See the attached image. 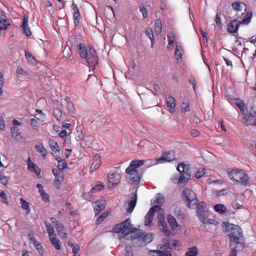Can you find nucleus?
<instances>
[{
  "mask_svg": "<svg viewBox=\"0 0 256 256\" xmlns=\"http://www.w3.org/2000/svg\"><path fill=\"white\" fill-rule=\"evenodd\" d=\"M78 53L81 58L85 60L90 67H95L98 64V56L93 48H87L83 43L77 45Z\"/></svg>",
  "mask_w": 256,
  "mask_h": 256,
  "instance_id": "nucleus-1",
  "label": "nucleus"
},
{
  "mask_svg": "<svg viewBox=\"0 0 256 256\" xmlns=\"http://www.w3.org/2000/svg\"><path fill=\"white\" fill-rule=\"evenodd\" d=\"M226 228L229 232L228 236L230 242L236 244L238 250H242L244 248V244L242 232L240 228L237 225L228 224Z\"/></svg>",
  "mask_w": 256,
  "mask_h": 256,
  "instance_id": "nucleus-2",
  "label": "nucleus"
},
{
  "mask_svg": "<svg viewBox=\"0 0 256 256\" xmlns=\"http://www.w3.org/2000/svg\"><path fill=\"white\" fill-rule=\"evenodd\" d=\"M144 162L145 160H134L126 168V172L129 176V182L132 184H138L140 182V176L136 169Z\"/></svg>",
  "mask_w": 256,
  "mask_h": 256,
  "instance_id": "nucleus-3",
  "label": "nucleus"
},
{
  "mask_svg": "<svg viewBox=\"0 0 256 256\" xmlns=\"http://www.w3.org/2000/svg\"><path fill=\"white\" fill-rule=\"evenodd\" d=\"M137 228L133 227L131 224V220L130 218L115 225L112 228L114 232L122 234V236L124 238L130 233L134 234Z\"/></svg>",
  "mask_w": 256,
  "mask_h": 256,
  "instance_id": "nucleus-4",
  "label": "nucleus"
},
{
  "mask_svg": "<svg viewBox=\"0 0 256 256\" xmlns=\"http://www.w3.org/2000/svg\"><path fill=\"white\" fill-rule=\"evenodd\" d=\"M182 198L190 208L195 209L196 205L198 204L196 194L190 188L184 189L182 193Z\"/></svg>",
  "mask_w": 256,
  "mask_h": 256,
  "instance_id": "nucleus-5",
  "label": "nucleus"
},
{
  "mask_svg": "<svg viewBox=\"0 0 256 256\" xmlns=\"http://www.w3.org/2000/svg\"><path fill=\"white\" fill-rule=\"evenodd\" d=\"M229 178L234 182H238L242 185H246L249 180L248 176L244 170H234L228 173Z\"/></svg>",
  "mask_w": 256,
  "mask_h": 256,
  "instance_id": "nucleus-6",
  "label": "nucleus"
},
{
  "mask_svg": "<svg viewBox=\"0 0 256 256\" xmlns=\"http://www.w3.org/2000/svg\"><path fill=\"white\" fill-rule=\"evenodd\" d=\"M158 212V226L166 236H169L171 234L170 231L168 228L166 223L164 220V212L163 210H157Z\"/></svg>",
  "mask_w": 256,
  "mask_h": 256,
  "instance_id": "nucleus-7",
  "label": "nucleus"
},
{
  "mask_svg": "<svg viewBox=\"0 0 256 256\" xmlns=\"http://www.w3.org/2000/svg\"><path fill=\"white\" fill-rule=\"evenodd\" d=\"M196 208L197 216L198 218L203 223L208 216V211L206 204L203 202H199L196 205Z\"/></svg>",
  "mask_w": 256,
  "mask_h": 256,
  "instance_id": "nucleus-8",
  "label": "nucleus"
},
{
  "mask_svg": "<svg viewBox=\"0 0 256 256\" xmlns=\"http://www.w3.org/2000/svg\"><path fill=\"white\" fill-rule=\"evenodd\" d=\"M108 187L112 188L113 186L118 185L120 182L121 176L120 174L110 171L108 174Z\"/></svg>",
  "mask_w": 256,
  "mask_h": 256,
  "instance_id": "nucleus-9",
  "label": "nucleus"
},
{
  "mask_svg": "<svg viewBox=\"0 0 256 256\" xmlns=\"http://www.w3.org/2000/svg\"><path fill=\"white\" fill-rule=\"evenodd\" d=\"M132 236V239H138L140 241H142L145 244H148L151 242L154 238L153 234L152 233L144 234L141 232L134 234V236Z\"/></svg>",
  "mask_w": 256,
  "mask_h": 256,
  "instance_id": "nucleus-10",
  "label": "nucleus"
},
{
  "mask_svg": "<svg viewBox=\"0 0 256 256\" xmlns=\"http://www.w3.org/2000/svg\"><path fill=\"white\" fill-rule=\"evenodd\" d=\"M52 224L55 226L58 234L62 238H65L66 236V230L64 226L60 223L54 218H50Z\"/></svg>",
  "mask_w": 256,
  "mask_h": 256,
  "instance_id": "nucleus-11",
  "label": "nucleus"
},
{
  "mask_svg": "<svg viewBox=\"0 0 256 256\" xmlns=\"http://www.w3.org/2000/svg\"><path fill=\"white\" fill-rule=\"evenodd\" d=\"M160 209V206H152L146 214L144 218V224L146 226H152L153 218L154 212H156Z\"/></svg>",
  "mask_w": 256,
  "mask_h": 256,
  "instance_id": "nucleus-12",
  "label": "nucleus"
},
{
  "mask_svg": "<svg viewBox=\"0 0 256 256\" xmlns=\"http://www.w3.org/2000/svg\"><path fill=\"white\" fill-rule=\"evenodd\" d=\"M175 159V152L171 150L162 153L161 158L157 159V162L162 164L164 162H170Z\"/></svg>",
  "mask_w": 256,
  "mask_h": 256,
  "instance_id": "nucleus-13",
  "label": "nucleus"
},
{
  "mask_svg": "<svg viewBox=\"0 0 256 256\" xmlns=\"http://www.w3.org/2000/svg\"><path fill=\"white\" fill-rule=\"evenodd\" d=\"M240 24V21L237 20H232L228 25L227 31L230 34L236 32Z\"/></svg>",
  "mask_w": 256,
  "mask_h": 256,
  "instance_id": "nucleus-14",
  "label": "nucleus"
},
{
  "mask_svg": "<svg viewBox=\"0 0 256 256\" xmlns=\"http://www.w3.org/2000/svg\"><path fill=\"white\" fill-rule=\"evenodd\" d=\"M167 220L169 223L172 230H180L181 228V226L178 224L176 219L172 214H168L167 216Z\"/></svg>",
  "mask_w": 256,
  "mask_h": 256,
  "instance_id": "nucleus-15",
  "label": "nucleus"
},
{
  "mask_svg": "<svg viewBox=\"0 0 256 256\" xmlns=\"http://www.w3.org/2000/svg\"><path fill=\"white\" fill-rule=\"evenodd\" d=\"M106 201L103 200H96L93 206L96 214H98L105 208Z\"/></svg>",
  "mask_w": 256,
  "mask_h": 256,
  "instance_id": "nucleus-16",
  "label": "nucleus"
},
{
  "mask_svg": "<svg viewBox=\"0 0 256 256\" xmlns=\"http://www.w3.org/2000/svg\"><path fill=\"white\" fill-rule=\"evenodd\" d=\"M102 164L100 156L99 154H96L94 156L93 159V162L90 168V171L92 172L98 169Z\"/></svg>",
  "mask_w": 256,
  "mask_h": 256,
  "instance_id": "nucleus-17",
  "label": "nucleus"
},
{
  "mask_svg": "<svg viewBox=\"0 0 256 256\" xmlns=\"http://www.w3.org/2000/svg\"><path fill=\"white\" fill-rule=\"evenodd\" d=\"M28 18L26 16H24L23 18V22L21 26V28L23 30V32L26 36H30L32 34V32L30 27L28 26Z\"/></svg>",
  "mask_w": 256,
  "mask_h": 256,
  "instance_id": "nucleus-18",
  "label": "nucleus"
},
{
  "mask_svg": "<svg viewBox=\"0 0 256 256\" xmlns=\"http://www.w3.org/2000/svg\"><path fill=\"white\" fill-rule=\"evenodd\" d=\"M168 46L167 47L168 50H171L174 48V43L176 38V34L174 32H170L167 34Z\"/></svg>",
  "mask_w": 256,
  "mask_h": 256,
  "instance_id": "nucleus-19",
  "label": "nucleus"
},
{
  "mask_svg": "<svg viewBox=\"0 0 256 256\" xmlns=\"http://www.w3.org/2000/svg\"><path fill=\"white\" fill-rule=\"evenodd\" d=\"M72 9L74 11V12H73L74 22V24L76 26H77L78 24L80 22V13L79 10L76 4H74V3L72 4Z\"/></svg>",
  "mask_w": 256,
  "mask_h": 256,
  "instance_id": "nucleus-20",
  "label": "nucleus"
},
{
  "mask_svg": "<svg viewBox=\"0 0 256 256\" xmlns=\"http://www.w3.org/2000/svg\"><path fill=\"white\" fill-rule=\"evenodd\" d=\"M167 106L170 113L173 114L175 111L176 100L174 97L169 96L166 99Z\"/></svg>",
  "mask_w": 256,
  "mask_h": 256,
  "instance_id": "nucleus-21",
  "label": "nucleus"
},
{
  "mask_svg": "<svg viewBox=\"0 0 256 256\" xmlns=\"http://www.w3.org/2000/svg\"><path fill=\"white\" fill-rule=\"evenodd\" d=\"M27 161L28 170L32 172H34L37 176H39L40 174V171L36 168H37L36 165L32 162L30 158H28Z\"/></svg>",
  "mask_w": 256,
  "mask_h": 256,
  "instance_id": "nucleus-22",
  "label": "nucleus"
},
{
  "mask_svg": "<svg viewBox=\"0 0 256 256\" xmlns=\"http://www.w3.org/2000/svg\"><path fill=\"white\" fill-rule=\"evenodd\" d=\"M178 182V184L180 186L182 184H185L187 182L188 180L190 178L191 175L189 172H186V173L180 174Z\"/></svg>",
  "mask_w": 256,
  "mask_h": 256,
  "instance_id": "nucleus-23",
  "label": "nucleus"
},
{
  "mask_svg": "<svg viewBox=\"0 0 256 256\" xmlns=\"http://www.w3.org/2000/svg\"><path fill=\"white\" fill-rule=\"evenodd\" d=\"M184 50L181 46L176 45L175 48L174 56L177 62H182Z\"/></svg>",
  "mask_w": 256,
  "mask_h": 256,
  "instance_id": "nucleus-24",
  "label": "nucleus"
},
{
  "mask_svg": "<svg viewBox=\"0 0 256 256\" xmlns=\"http://www.w3.org/2000/svg\"><path fill=\"white\" fill-rule=\"evenodd\" d=\"M164 202V196L160 194H156V198L155 200L154 201L151 200V204H158L155 206H160V210H162L161 208V206L162 205Z\"/></svg>",
  "mask_w": 256,
  "mask_h": 256,
  "instance_id": "nucleus-25",
  "label": "nucleus"
},
{
  "mask_svg": "<svg viewBox=\"0 0 256 256\" xmlns=\"http://www.w3.org/2000/svg\"><path fill=\"white\" fill-rule=\"evenodd\" d=\"M244 116L241 118L240 121L242 122L245 124L248 120H252L253 118L256 116V108L254 110V114L252 112H249L248 114L243 113Z\"/></svg>",
  "mask_w": 256,
  "mask_h": 256,
  "instance_id": "nucleus-26",
  "label": "nucleus"
},
{
  "mask_svg": "<svg viewBox=\"0 0 256 256\" xmlns=\"http://www.w3.org/2000/svg\"><path fill=\"white\" fill-rule=\"evenodd\" d=\"M243 198V196L242 194L238 195L236 198L235 200L232 202V207L234 209L238 210L240 208L242 205L243 202L241 200Z\"/></svg>",
  "mask_w": 256,
  "mask_h": 256,
  "instance_id": "nucleus-27",
  "label": "nucleus"
},
{
  "mask_svg": "<svg viewBox=\"0 0 256 256\" xmlns=\"http://www.w3.org/2000/svg\"><path fill=\"white\" fill-rule=\"evenodd\" d=\"M54 186L57 188H58L60 185L64 180V174L60 172L57 174H55Z\"/></svg>",
  "mask_w": 256,
  "mask_h": 256,
  "instance_id": "nucleus-28",
  "label": "nucleus"
},
{
  "mask_svg": "<svg viewBox=\"0 0 256 256\" xmlns=\"http://www.w3.org/2000/svg\"><path fill=\"white\" fill-rule=\"evenodd\" d=\"M64 100L66 102L68 114H74L75 112L76 109L74 104L71 102L70 98L66 97Z\"/></svg>",
  "mask_w": 256,
  "mask_h": 256,
  "instance_id": "nucleus-29",
  "label": "nucleus"
},
{
  "mask_svg": "<svg viewBox=\"0 0 256 256\" xmlns=\"http://www.w3.org/2000/svg\"><path fill=\"white\" fill-rule=\"evenodd\" d=\"M136 194H134L133 196V198L130 200V201L128 204V206L127 208V212L128 213H131L133 211L134 207L136 206Z\"/></svg>",
  "mask_w": 256,
  "mask_h": 256,
  "instance_id": "nucleus-30",
  "label": "nucleus"
},
{
  "mask_svg": "<svg viewBox=\"0 0 256 256\" xmlns=\"http://www.w3.org/2000/svg\"><path fill=\"white\" fill-rule=\"evenodd\" d=\"M36 114H34V117L38 120L44 122L46 120V114L42 112V111L39 109H36Z\"/></svg>",
  "mask_w": 256,
  "mask_h": 256,
  "instance_id": "nucleus-31",
  "label": "nucleus"
},
{
  "mask_svg": "<svg viewBox=\"0 0 256 256\" xmlns=\"http://www.w3.org/2000/svg\"><path fill=\"white\" fill-rule=\"evenodd\" d=\"M176 169L180 174L186 173L189 172V165L182 162L178 164Z\"/></svg>",
  "mask_w": 256,
  "mask_h": 256,
  "instance_id": "nucleus-32",
  "label": "nucleus"
},
{
  "mask_svg": "<svg viewBox=\"0 0 256 256\" xmlns=\"http://www.w3.org/2000/svg\"><path fill=\"white\" fill-rule=\"evenodd\" d=\"M56 159L58 162V168L59 169V170H63L67 168L68 165L65 160H61L60 158L58 156L56 157Z\"/></svg>",
  "mask_w": 256,
  "mask_h": 256,
  "instance_id": "nucleus-33",
  "label": "nucleus"
},
{
  "mask_svg": "<svg viewBox=\"0 0 256 256\" xmlns=\"http://www.w3.org/2000/svg\"><path fill=\"white\" fill-rule=\"evenodd\" d=\"M35 148L37 152H38L42 157L45 158L46 156L47 152L42 144H36Z\"/></svg>",
  "mask_w": 256,
  "mask_h": 256,
  "instance_id": "nucleus-34",
  "label": "nucleus"
},
{
  "mask_svg": "<svg viewBox=\"0 0 256 256\" xmlns=\"http://www.w3.org/2000/svg\"><path fill=\"white\" fill-rule=\"evenodd\" d=\"M50 238V240L53 246L56 250H60L61 246L60 244V240L56 238V235Z\"/></svg>",
  "mask_w": 256,
  "mask_h": 256,
  "instance_id": "nucleus-35",
  "label": "nucleus"
},
{
  "mask_svg": "<svg viewBox=\"0 0 256 256\" xmlns=\"http://www.w3.org/2000/svg\"><path fill=\"white\" fill-rule=\"evenodd\" d=\"M162 24L161 20L160 19H156L155 20L154 28L155 32L158 34H160L162 32Z\"/></svg>",
  "mask_w": 256,
  "mask_h": 256,
  "instance_id": "nucleus-36",
  "label": "nucleus"
},
{
  "mask_svg": "<svg viewBox=\"0 0 256 256\" xmlns=\"http://www.w3.org/2000/svg\"><path fill=\"white\" fill-rule=\"evenodd\" d=\"M38 120L36 118H30L28 120V122L34 130H37L38 129L40 124Z\"/></svg>",
  "mask_w": 256,
  "mask_h": 256,
  "instance_id": "nucleus-37",
  "label": "nucleus"
},
{
  "mask_svg": "<svg viewBox=\"0 0 256 256\" xmlns=\"http://www.w3.org/2000/svg\"><path fill=\"white\" fill-rule=\"evenodd\" d=\"M214 210L219 214H222L226 212V208L224 204H217L214 206Z\"/></svg>",
  "mask_w": 256,
  "mask_h": 256,
  "instance_id": "nucleus-38",
  "label": "nucleus"
},
{
  "mask_svg": "<svg viewBox=\"0 0 256 256\" xmlns=\"http://www.w3.org/2000/svg\"><path fill=\"white\" fill-rule=\"evenodd\" d=\"M12 137L14 139H18L20 137V129L17 127H12L11 128Z\"/></svg>",
  "mask_w": 256,
  "mask_h": 256,
  "instance_id": "nucleus-39",
  "label": "nucleus"
},
{
  "mask_svg": "<svg viewBox=\"0 0 256 256\" xmlns=\"http://www.w3.org/2000/svg\"><path fill=\"white\" fill-rule=\"evenodd\" d=\"M44 224L46 225V230L49 236L52 237V236H56V234H54V230L52 225L46 222H44Z\"/></svg>",
  "mask_w": 256,
  "mask_h": 256,
  "instance_id": "nucleus-40",
  "label": "nucleus"
},
{
  "mask_svg": "<svg viewBox=\"0 0 256 256\" xmlns=\"http://www.w3.org/2000/svg\"><path fill=\"white\" fill-rule=\"evenodd\" d=\"M20 202L22 208L26 210L27 211V214H29L30 210L28 202L23 198H20Z\"/></svg>",
  "mask_w": 256,
  "mask_h": 256,
  "instance_id": "nucleus-41",
  "label": "nucleus"
},
{
  "mask_svg": "<svg viewBox=\"0 0 256 256\" xmlns=\"http://www.w3.org/2000/svg\"><path fill=\"white\" fill-rule=\"evenodd\" d=\"M236 106L240 108V110L244 113L245 110L246 108V104L240 99L236 100Z\"/></svg>",
  "mask_w": 256,
  "mask_h": 256,
  "instance_id": "nucleus-42",
  "label": "nucleus"
},
{
  "mask_svg": "<svg viewBox=\"0 0 256 256\" xmlns=\"http://www.w3.org/2000/svg\"><path fill=\"white\" fill-rule=\"evenodd\" d=\"M25 56L28 63L35 64L36 62L35 58L28 51H25Z\"/></svg>",
  "mask_w": 256,
  "mask_h": 256,
  "instance_id": "nucleus-43",
  "label": "nucleus"
},
{
  "mask_svg": "<svg viewBox=\"0 0 256 256\" xmlns=\"http://www.w3.org/2000/svg\"><path fill=\"white\" fill-rule=\"evenodd\" d=\"M146 33V36L150 39L152 44V46L154 42L152 30L151 28H147Z\"/></svg>",
  "mask_w": 256,
  "mask_h": 256,
  "instance_id": "nucleus-44",
  "label": "nucleus"
},
{
  "mask_svg": "<svg viewBox=\"0 0 256 256\" xmlns=\"http://www.w3.org/2000/svg\"><path fill=\"white\" fill-rule=\"evenodd\" d=\"M242 2H236L232 4V6L233 10L235 11L240 12L242 10Z\"/></svg>",
  "mask_w": 256,
  "mask_h": 256,
  "instance_id": "nucleus-45",
  "label": "nucleus"
},
{
  "mask_svg": "<svg viewBox=\"0 0 256 256\" xmlns=\"http://www.w3.org/2000/svg\"><path fill=\"white\" fill-rule=\"evenodd\" d=\"M198 254V250L196 246L190 248L186 252V256H196Z\"/></svg>",
  "mask_w": 256,
  "mask_h": 256,
  "instance_id": "nucleus-46",
  "label": "nucleus"
},
{
  "mask_svg": "<svg viewBox=\"0 0 256 256\" xmlns=\"http://www.w3.org/2000/svg\"><path fill=\"white\" fill-rule=\"evenodd\" d=\"M72 54V50L70 48H65L63 51V56L66 60H70Z\"/></svg>",
  "mask_w": 256,
  "mask_h": 256,
  "instance_id": "nucleus-47",
  "label": "nucleus"
},
{
  "mask_svg": "<svg viewBox=\"0 0 256 256\" xmlns=\"http://www.w3.org/2000/svg\"><path fill=\"white\" fill-rule=\"evenodd\" d=\"M50 146L52 152H59V150L58 149V144L54 140H50Z\"/></svg>",
  "mask_w": 256,
  "mask_h": 256,
  "instance_id": "nucleus-48",
  "label": "nucleus"
},
{
  "mask_svg": "<svg viewBox=\"0 0 256 256\" xmlns=\"http://www.w3.org/2000/svg\"><path fill=\"white\" fill-rule=\"evenodd\" d=\"M68 244L69 246H70L72 250V252L74 254H76L80 250V246H79L75 243L71 242H68Z\"/></svg>",
  "mask_w": 256,
  "mask_h": 256,
  "instance_id": "nucleus-49",
  "label": "nucleus"
},
{
  "mask_svg": "<svg viewBox=\"0 0 256 256\" xmlns=\"http://www.w3.org/2000/svg\"><path fill=\"white\" fill-rule=\"evenodd\" d=\"M0 26H3L4 29H6L9 26V24L7 22V20L4 15L0 14Z\"/></svg>",
  "mask_w": 256,
  "mask_h": 256,
  "instance_id": "nucleus-50",
  "label": "nucleus"
},
{
  "mask_svg": "<svg viewBox=\"0 0 256 256\" xmlns=\"http://www.w3.org/2000/svg\"><path fill=\"white\" fill-rule=\"evenodd\" d=\"M251 18H252V14H248V13L246 14L244 16V18L241 21H240V24H248L250 22Z\"/></svg>",
  "mask_w": 256,
  "mask_h": 256,
  "instance_id": "nucleus-51",
  "label": "nucleus"
},
{
  "mask_svg": "<svg viewBox=\"0 0 256 256\" xmlns=\"http://www.w3.org/2000/svg\"><path fill=\"white\" fill-rule=\"evenodd\" d=\"M53 113L54 117L58 120H61V118L62 117V112L59 108H54Z\"/></svg>",
  "mask_w": 256,
  "mask_h": 256,
  "instance_id": "nucleus-52",
  "label": "nucleus"
},
{
  "mask_svg": "<svg viewBox=\"0 0 256 256\" xmlns=\"http://www.w3.org/2000/svg\"><path fill=\"white\" fill-rule=\"evenodd\" d=\"M212 194L216 196H220L226 195L227 194V190L226 189H222L220 190H212Z\"/></svg>",
  "mask_w": 256,
  "mask_h": 256,
  "instance_id": "nucleus-53",
  "label": "nucleus"
},
{
  "mask_svg": "<svg viewBox=\"0 0 256 256\" xmlns=\"http://www.w3.org/2000/svg\"><path fill=\"white\" fill-rule=\"evenodd\" d=\"M104 188L103 185L98 184L95 186L90 190L91 192L94 193L102 190Z\"/></svg>",
  "mask_w": 256,
  "mask_h": 256,
  "instance_id": "nucleus-54",
  "label": "nucleus"
},
{
  "mask_svg": "<svg viewBox=\"0 0 256 256\" xmlns=\"http://www.w3.org/2000/svg\"><path fill=\"white\" fill-rule=\"evenodd\" d=\"M206 170L204 168L199 169L196 173L195 176L197 178H201L205 174Z\"/></svg>",
  "mask_w": 256,
  "mask_h": 256,
  "instance_id": "nucleus-55",
  "label": "nucleus"
},
{
  "mask_svg": "<svg viewBox=\"0 0 256 256\" xmlns=\"http://www.w3.org/2000/svg\"><path fill=\"white\" fill-rule=\"evenodd\" d=\"M182 112H186L190 111L189 104L188 102H183L182 104Z\"/></svg>",
  "mask_w": 256,
  "mask_h": 256,
  "instance_id": "nucleus-56",
  "label": "nucleus"
},
{
  "mask_svg": "<svg viewBox=\"0 0 256 256\" xmlns=\"http://www.w3.org/2000/svg\"><path fill=\"white\" fill-rule=\"evenodd\" d=\"M16 72L18 74L23 75V76H28V72L26 71L25 70H24V68L20 66H18L16 70Z\"/></svg>",
  "mask_w": 256,
  "mask_h": 256,
  "instance_id": "nucleus-57",
  "label": "nucleus"
},
{
  "mask_svg": "<svg viewBox=\"0 0 256 256\" xmlns=\"http://www.w3.org/2000/svg\"><path fill=\"white\" fill-rule=\"evenodd\" d=\"M0 182L4 185H6L8 183V178L3 173L0 174Z\"/></svg>",
  "mask_w": 256,
  "mask_h": 256,
  "instance_id": "nucleus-58",
  "label": "nucleus"
},
{
  "mask_svg": "<svg viewBox=\"0 0 256 256\" xmlns=\"http://www.w3.org/2000/svg\"><path fill=\"white\" fill-rule=\"evenodd\" d=\"M156 256H171V254L168 251L162 252L161 250L156 251Z\"/></svg>",
  "mask_w": 256,
  "mask_h": 256,
  "instance_id": "nucleus-59",
  "label": "nucleus"
},
{
  "mask_svg": "<svg viewBox=\"0 0 256 256\" xmlns=\"http://www.w3.org/2000/svg\"><path fill=\"white\" fill-rule=\"evenodd\" d=\"M140 11L142 14L143 16V18H146L148 16V10L144 6H140Z\"/></svg>",
  "mask_w": 256,
  "mask_h": 256,
  "instance_id": "nucleus-60",
  "label": "nucleus"
},
{
  "mask_svg": "<svg viewBox=\"0 0 256 256\" xmlns=\"http://www.w3.org/2000/svg\"><path fill=\"white\" fill-rule=\"evenodd\" d=\"M216 24L217 26H218L220 28H222V24L221 22V18H220V14H217L216 16Z\"/></svg>",
  "mask_w": 256,
  "mask_h": 256,
  "instance_id": "nucleus-61",
  "label": "nucleus"
},
{
  "mask_svg": "<svg viewBox=\"0 0 256 256\" xmlns=\"http://www.w3.org/2000/svg\"><path fill=\"white\" fill-rule=\"evenodd\" d=\"M175 215L179 219L183 220L184 218V214L179 208L176 211Z\"/></svg>",
  "mask_w": 256,
  "mask_h": 256,
  "instance_id": "nucleus-62",
  "label": "nucleus"
},
{
  "mask_svg": "<svg viewBox=\"0 0 256 256\" xmlns=\"http://www.w3.org/2000/svg\"><path fill=\"white\" fill-rule=\"evenodd\" d=\"M189 82L192 86L193 90L196 92V80L194 76H190L189 78Z\"/></svg>",
  "mask_w": 256,
  "mask_h": 256,
  "instance_id": "nucleus-63",
  "label": "nucleus"
},
{
  "mask_svg": "<svg viewBox=\"0 0 256 256\" xmlns=\"http://www.w3.org/2000/svg\"><path fill=\"white\" fill-rule=\"evenodd\" d=\"M126 256H133L132 250L131 246H127L126 248Z\"/></svg>",
  "mask_w": 256,
  "mask_h": 256,
  "instance_id": "nucleus-64",
  "label": "nucleus"
}]
</instances>
